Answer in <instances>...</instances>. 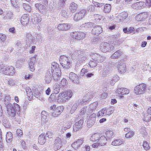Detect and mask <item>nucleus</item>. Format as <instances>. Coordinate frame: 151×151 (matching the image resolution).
Returning a JSON list of instances; mask_svg holds the SVG:
<instances>
[{
  "label": "nucleus",
  "instance_id": "44",
  "mask_svg": "<svg viewBox=\"0 0 151 151\" xmlns=\"http://www.w3.org/2000/svg\"><path fill=\"white\" fill-rule=\"evenodd\" d=\"M22 6L24 9L27 12H30L31 11V7L28 4L23 3L22 4Z\"/></svg>",
  "mask_w": 151,
  "mask_h": 151
},
{
  "label": "nucleus",
  "instance_id": "22",
  "mask_svg": "<svg viewBox=\"0 0 151 151\" xmlns=\"http://www.w3.org/2000/svg\"><path fill=\"white\" fill-rule=\"evenodd\" d=\"M145 4L143 1H139L134 3L132 5V7L134 9H141L144 7Z\"/></svg>",
  "mask_w": 151,
  "mask_h": 151
},
{
  "label": "nucleus",
  "instance_id": "23",
  "mask_svg": "<svg viewBox=\"0 0 151 151\" xmlns=\"http://www.w3.org/2000/svg\"><path fill=\"white\" fill-rule=\"evenodd\" d=\"M92 93L91 92H88L86 93L83 97V99L81 102V104H86V103L88 102L89 100L93 98V95L92 94Z\"/></svg>",
  "mask_w": 151,
  "mask_h": 151
},
{
  "label": "nucleus",
  "instance_id": "26",
  "mask_svg": "<svg viewBox=\"0 0 151 151\" xmlns=\"http://www.w3.org/2000/svg\"><path fill=\"white\" fill-rule=\"evenodd\" d=\"M21 22L23 25L27 24L29 22V18L27 14H24L21 19Z\"/></svg>",
  "mask_w": 151,
  "mask_h": 151
},
{
  "label": "nucleus",
  "instance_id": "60",
  "mask_svg": "<svg viewBox=\"0 0 151 151\" xmlns=\"http://www.w3.org/2000/svg\"><path fill=\"white\" fill-rule=\"evenodd\" d=\"M53 135V133L52 131H48L47 132L46 134V136L50 138H52Z\"/></svg>",
  "mask_w": 151,
  "mask_h": 151
},
{
  "label": "nucleus",
  "instance_id": "18",
  "mask_svg": "<svg viewBox=\"0 0 151 151\" xmlns=\"http://www.w3.org/2000/svg\"><path fill=\"white\" fill-rule=\"evenodd\" d=\"M13 14L10 11L6 12L3 14V19L6 21H9L13 19Z\"/></svg>",
  "mask_w": 151,
  "mask_h": 151
},
{
  "label": "nucleus",
  "instance_id": "30",
  "mask_svg": "<svg viewBox=\"0 0 151 151\" xmlns=\"http://www.w3.org/2000/svg\"><path fill=\"white\" fill-rule=\"evenodd\" d=\"M114 133L111 130H108L106 132V138L107 140L108 139L110 140L114 136Z\"/></svg>",
  "mask_w": 151,
  "mask_h": 151
},
{
  "label": "nucleus",
  "instance_id": "9",
  "mask_svg": "<svg viewBox=\"0 0 151 151\" xmlns=\"http://www.w3.org/2000/svg\"><path fill=\"white\" fill-rule=\"evenodd\" d=\"M87 11L84 9H81L79 12L76 13L74 17V20L78 21L82 19L86 14Z\"/></svg>",
  "mask_w": 151,
  "mask_h": 151
},
{
  "label": "nucleus",
  "instance_id": "47",
  "mask_svg": "<svg viewBox=\"0 0 151 151\" xmlns=\"http://www.w3.org/2000/svg\"><path fill=\"white\" fill-rule=\"evenodd\" d=\"M88 72V70L85 68H83L81 70L80 75L81 76H86Z\"/></svg>",
  "mask_w": 151,
  "mask_h": 151
},
{
  "label": "nucleus",
  "instance_id": "5",
  "mask_svg": "<svg viewBox=\"0 0 151 151\" xmlns=\"http://www.w3.org/2000/svg\"><path fill=\"white\" fill-rule=\"evenodd\" d=\"M60 62L64 68L68 69L70 68L71 60L69 57L65 55H61L60 58Z\"/></svg>",
  "mask_w": 151,
  "mask_h": 151
},
{
  "label": "nucleus",
  "instance_id": "59",
  "mask_svg": "<svg viewBox=\"0 0 151 151\" xmlns=\"http://www.w3.org/2000/svg\"><path fill=\"white\" fill-rule=\"evenodd\" d=\"M94 17L96 21H99L101 20V19L102 18V17L100 15L95 14L94 15Z\"/></svg>",
  "mask_w": 151,
  "mask_h": 151
},
{
  "label": "nucleus",
  "instance_id": "37",
  "mask_svg": "<svg viewBox=\"0 0 151 151\" xmlns=\"http://www.w3.org/2000/svg\"><path fill=\"white\" fill-rule=\"evenodd\" d=\"M122 54V52L121 51L118 50L113 54L111 56V58L112 59H117Z\"/></svg>",
  "mask_w": 151,
  "mask_h": 151
},
{
  "label": "nucleus",
  "instance_id": "39",
  "mask_svg": "<svg viewBox=\"0 0 151 151\" xmlns=\"http://www.w3.org/2000/svg\"><path fill=\"white\" fill-rule=\"evenodd\" d=\"M123 142L120 139H117L112 141L111 145L113 146H119L122 144Z\"/></svg>",
  "mask_w": 151,
  "mask_h": 151
},
{
  "label": "nucleus",
  "instance_id": "3",
  "mask_svg": "<svg viewBox=\"0 0 151 151\" xmlns=\"http://www.w3.org/2000/svg\"><path fill=\"white\" fill-rule=\"evenodd\" d=\"M72 96V93L70 90L60 93L57 98V101L59 103H65L66 101L69 99Z\"/></svg>",
  "mask_w": 151,
  "mask_h": 151
},
{
  "label": "nucleus",
  "instance_id": "1",
  "mask_svg": "<svg viewBox=\"0 0 151 151\" xmlns=\"http://www.w3.org/2000/svg\"><path fill=\"white\" fill-rule=\"evenodd\" d=\"M49 70H50L52 73V77L55 81H57L60 80L61 72L58 63L55 62H53L51 64V69Z\"/></svg>",
  "mask_w": 151,
  "mask_h": 151
},
{
  "label": "nucleus",
  "instance_id": "35",
  "mask_svg": "<svg viewBox=\"0 0 151 151\" xmlns=\"http://www.w3.org/2000/svg\"><path fill=\"white\" fill-rule=\"evenodd\" d=\"M45 135L44 134L40 135L39 137L38 142L41 145H43L46 142Z\"/></svg>",
  "mask_w": 151,
  "mask_h": 151
},
{
  "label": "nucleus",
  "instance_id": "41",
  "mask_svg": "<svg viewBox=\"0 0 151 151\" xmlns=\"http://www.w3.org/2000/svg\"><path fill=\"white\" fill-rule=\"evenodd\" d=\"M12 134L10 132H7L6 134V140L7 142L10 143L12 138Z\"/></svg>",
  "mask_w": 151,
  "mask_h": 151
},
{
  "label": "nucleus",
  "instance_id": "64",
  "mask_svg": "<svg viewBox=\"0 0 151 151\" xmlns=\"http://www.w3.org/2000/svg\"><path fill=\"white\" fill-rule=\"evenodd\" d=\"M87 9L90 12H93L95 10L94 6L92 5H90L87 7Z\"/></svg>",
  "mask_w": 151,
  "mask_h": 151
},
{
  "label": "nucleus",
  "instance_id": "31",
  "mask_svg": "<svg viewBox=\"0 0 151 151\" xmlns=\"http://www.w3.org/2000/svg\"><path fill=\"white\" fill-rule=\"evenodd\" d=\"M78 7V6L76 4L73 2L70 5L69 9L73 13L77 10Z\"/></svg>",
  "mask_w": 151,
  "mask_h": 151
},
{
  "label": "nucleus",
  "instance_id": "52",
  "mask_svg": "<svg viewBox=\"0 0 151 151\" xmlns=\"http://www.w3.org/2000/svg\"><path fill=\"white\" fill-rule=\"evenodd\" d=\"M143 146L144 149L146 150H148L150 149V147L149 144L146 141H144V142Z\"/></svg>",
  "mask_w": 151,
  "mask_h": 151
},
{
  "label": "nucleus",
  "instance_id": "58",
  "mask_svg": "<svg viewBox=\"0 0 151 151\" xmlns=\"http://www.w3.org/2000/svg\"><path fill=\"white\" fill-rule=\"evenodd\" d=\"M67 80L65 78H63L61 80L60 83L61 86H64L65 87V86L67 85Z\"/></svg>",
  "mask_w": 151,
  "mask_h": 151
},
{
  "label": "nucleus",
  "instance_id": "61",
  "mask_svg": "<svg viewBox=\"0 0 151 151\" xmlns=\"http://www.w3.org/2000/svg\"><path fill=\"white\" fill-rule=\"evenodd\" d=\"M129 93V90L125 88H124L123 89L122 91V95H124L128 94Z\"/></svg>",
  "mask_w": 151,
  "mask_h": 151
},
{
  "label": "nucleus",
  "instance_id": "7",
  "mask_svg": "<svg viewBox=\"0 0 151 151\" xmlns=\"http://www.w3.org/2000/svg\"><path fill=\"white\" fill-rule=\"evenodd\" d=\"M147 87V85L145 83L139 84L134 87V93L137 95L143 94L146 91Z\"/></svg>",
  "mask_w": 151,
  "mask_h": 151
},
{
  "label": "nucleus",
  "instance_id": "53",
  "mask_svg": "<svg viewBox=\"0 0 151 151\" xmlns=\"http://www.w3.org/2000/svg\"><path fill=\"white\" fill-rule=\"evenodd\" d=\"M10 96L9 95H6L4 99V104H11L10 103Z\"/></svg>",
  "mask_w": 151,
  "mask_h": 151
},
{
  "label": "nucleus",
  "instance_id": "21",
  "mask_svg": "<svg viewBox=\"0 0 151 151\" xmlns=\"http://www.w3.org/2000/svg\"><path fill=\"white\" fill-rule=\"evenodd\" d=\"M128 16V14L127 12H123L119 14L116 17V19L118 21L121 22L125 19Z\"/></svg>",
  "mask_w": 151,
  "mask_h": 151
},
{
  "label": "nucleus",
  "instance_id": "48",
  "mask_svg": "<svg viewBox=\"0 0 151 151\" xmlns=\"http://www.w3.org/2000/svg\"><path fill=\"white\" fill-rule=\"evenodd\" d=\"M42 20V18L41 17L32 18V22L35 24H36L39 22H40Z\"/></svg>",
  "mask_w": 151,
  "mask_h": 151
},
{
  "label": "nucleus",
  "instance_id": "62",
  "mask_svg": "<svg viewBox=\"0 0 151 151\" xmlns=\"http://www.w3.org/2000/svg\"><path fill=\"white\" fill-rule=\"evenodd\" d=\"M87 59V56H82L80 57L78 61L80 63H81L83 62V61H85Z\"/></svg>",
  "mask_w": 151,
  "mask_h": 151
},
{
  "label": "nucleus",
  "instance_id": "54",
  "mask_svg": "<svg viewBox=\"0 0 151 151\" xmlns=\"http://www.w3.org/2000/svg\"><path fill=\"white\" fill-rule=\"evenodd\" d=\"M55 98L54 95H51L49 98H48V100L50 103H52L55 101Z\"/></svg>",
  "mask_w": 151,
  "mask_h": 151
},
{
  "label": "nucleus",
  "instance_id": "46",
  "mask_svg": "<svg viewBox=\"0 0 151 151\" xmlns=\"http://www.w3.org/2000/svg\"><path fill=\"white\" fill-rule=\"evenodd\" d=\"M38 10L41 12V13L44 14L46 12L45 10V7L42 4H41Z\"/></svg>",
  "mask_w": 151,
  "mask_h": 151
},
{
  "label": "nucleus",
  "instance_id": "27",
  "mask_svg": "<svg viewBox=\"0 0 151 151\" xmlns=\"http://www.w3.org/2000/svg\"><path fill=\"white\" fill-rule=\"evenodd\" d=\"M147 17V13L143 12L137 15L135 17L136 20L137 21H140L144 20Z\"/></svg>",
  "mask_w": 151,
  "mask_h": 151
},
{
  "label": "nucleus",
  "instance_id": "29",
  "mask_svg": "<svg viewBox=\"0 0 151 151\" xmlns=\"http://www.w3.org/2000/svg\"><path fill=\"white\" fill-rule=\"evenodd\" d=\"M59 6L58 5L56 1L54 0L52 3L50 5L49 9L51 11H54L59 9Z\"/></svg>",
  "mask_w": 151,
  "mask_h": 151
},
{
  "label": "nucleus",
  "instance_id": "63",
  "mask_svg": "<svg viewBox=\"0 0 151 151\" xmlns=\"http://www.w3.org/2000/svg\"><path fill=\"white\" fill-rule=\"evenodd\" d=\"M58 5L59 6V9L61 8V7H63L64 6L65 3L63 1L60 0L58 3H57Z\"/></svg>",
  "mask_w": 151,
  "mask_h": 151
},
{
  "label": "nucleus",
  "instance_id": "33",
  "mask_svg": "<svg viewBox=\"0 0 151 151\" xmlns=\"http://www.w3.org/2000/svg\"><path fill=\"white\" fill-rule=\"evenodd\" d=\"M105 47V48H104V52H106L109 51L110 50H112L114 48V46L113 45L109 44L106 42H104V47Z\"/></svg>",
  "mask_w": 151,
  "mask_h": 151
},
{
  "label": "nucleus",
  "instance_id": "36",
  "mask_svg": "<svg viewBox=\"0 0 151 151\" xmlns=\"http://www.w3.org/2000/svg\"><path fill=\"white\" fill-rule=\"evenodd\" d=\"M151 120V114L146 112L144 114L143 120L146 122L150 121Z\"/></svg>",
  "mask_w": 151,
  "mask_h": 151
},
{
  "label": "nucleus",
  "instance_id": "8",
  "mask_svg": "<svg viewBox=\"0 0 151 151\" xmlns=\"http://www.w3.org/2000/svg\"><path fill=\"white\" fill-rule=\"evenodd\" d=\"M114 66L117 68L118 72L121 73H124L126 71V65L123 60L116 62Z\"/></svg>",
  "mask_w": 151,
  "mask_h": 151
},
{
  "label": "nucleus",
  "instance_id": "24",
  "mask_svg": "<svg viewBox=\"0 0 151 151\" xmlns=\"http://www.w3.org/2000/svg\"><path fill=\"white\" fill-rule=\"evenodd\" d=\"M102 31V28L101 26L96 25L93 28L91 32L92 34L94 35H98Z\"/></svg>",
  "mask_w": 151,
  "mask_h": 151
},
{
  "label": "nucleus",
  "instance_id": "6",
  "mask_svg": "<svg viewBox=\"0 0 151 151\" xmlns=\"http://www.w3.org/2000/svg\"><path fill=\"white\" fill-rule=\"evenodd\" d=\"M90 140L93 142H99V145L102 146L104 144V137L100 133H95L90 138Z\"/></svg>",
  "mask_w": 151,
  "mask_h": 151
},
{
  "label": "nucleus",
  "instance_id": "43",
  "mask_svg": "<svg viewBox=\"0 0 151 151\" xmlns=\"http://www.w3.org/2000/svg\"><path fill=\"white\" fill-rule=\"evenodd\" d=\"M140 132L143 137L146 136L147 134V132L146 128L145 127H142L140 129Z\"/></svg>",
  "mask_w": 151,
  "mask_h": 151
},
{
  "label": "nucleus",
  "instance_id": "34",
  "mask_svg": "<svg viewBox=\"0 0 151 151\" xmlns=\"http://www.w3.org/2000/svg\"><path fill=\"white\" fill-rule=\"evenodd\" d=\"M25 37L26 39H27L30 43L34 42H35V40L34 37H33L32 35L29 33L26 34Z\"/></svg>",
  "mask_w": 151,
  "mask_h": 151
},
{
  "label": "nucleus",
  "instance_id": "13",
  "mask_svg": "<svg viewBox=\"0 0 151 151\" xmlns=\"http://www.w3.org/2000/svg\"><path fill=\"white\" fill-rule=\"evenodd\" d=\"M90 55L91 58L94 61H96L98 63H101L103 62L104 60L103 57L101 56L97 53H92Z\"/></svg>",
  "mask_w": 151,
  "mask_h": 151
},
{
  "label": "nucleus",
  "instance_id": "10",
  "mask_svg": "<svg viewBox=\"0 0 151 151\" xmlns=\"http://www.w3.org/2000/svg\"><path fill=\"white\" fill-rule=\"evenodd\" d=\"M70 36L73 39L78 40L84 38L85 34L83 32H71Z\"/></svg>",
  "mask_w": 151,
  "mask_h": 151
},
{
  "label": "nucleus",
  "instance_id": "28",
  "mask_svg": "<svg viewBox=\"0 0 151 151\" xmlns=\"http://www.w3.org/2000/svg\"><path fill=\"white\" fill-rule=\"evenodd\" d=\"M52 76V75L50 71L48 70L46 74L45 79L47 83H48L51 82Z\"/></svg>",
  "mask_w": 151,
  "mask_h": 151
},
{
  "label": "nucleus",
  "instance_id": "16",
  "mask_svg": "<svg viewBox=\"0 0 151 151\" xmlns=\"http://www.w3.org/2000/svg\"><path fill=\"white\" fill-rule=\"evenodd\" d=\"M96 114L93 113L90 116L87 121V125L88 127L90 128L93 125L96 120Z\"/></svg>",
  "mask_w": 151,
  "mask_h": 151
},
{
  "label": "nucleus",
  "instance_id": "56",
  "mask_svg": "<svg viewBox=\"0 0 151 151\" xmlns=\"http://www.w3.org/2000/svg\"><path fill=\"white\" fill-rule=\"evenodd\" d=\"M12 119L13 122H15L16 123L17 122L18 124H19L20 123V119L18 116H16L15 118L14 117L12 118Z\"/></svg>",
  "mask_w": 151,
  "mask_h": 151
},
{
  "label": "nucleus",
  "instance_id": "17",
  "mask_svg": "<svg viewBox=\"0 0 151 151\" xmlns=\"http://www.w3.org/2000/svg\"><path fill=\"white\" fill-rule=\"evenodd\" d=\"M71 25L68 23L60 24L58 25L57 28L61 31H66L69 30L71 27Z\"/></svg>",
  "mask_w": 151,
  "mask_h": 151
},
{
  "label": "nucleus",
  "instance_id": "57",
  "mask_svg": "<svg viewBox=\"0 0 151 151\" xmlns=\"http://www.w3.org/2000/svg\"><path fill=\"white\" fill-rule=\"evenodd\" d=\"M6 39V35L4 34H0V39L2 42H4Z\"/></svg>",
  "mask_w": 151,
  "mask_h": 151
},
{
  "label": "nucleus",
  "instance_id": "49",
  "mask_svg": "<svg viewBox=\"0 0 151 151\" xmlns=\"http://www.w3.org/2000/svg\"><path fill=\"white\" fill-rule=\"evenodd\" d=\"M26 91L27 95L29 97L32 95V93L31 88L29 87H27L26 88Z\"/></svg>",
  "mask_w": 151,
  "mask_h": 151
},
{
  "label": "nucleus",
  "instance_id": "32",
  "mask_svg": "<svg viewBox=\"0 0 151 151\" xmlns=\"http://www.w3.org/2000/svg\"><path fill=\"white\" fill-rule=\"evenodd\" d=\"M35 63V59L34 58H31L30 59V61L29 63V65L30 69V71L33 72L34 71L35 68H34V64Z\"/></svg>",
  "mask_w": 151,
  "mask_h": 151
},
{
  "label": "nucleus",
  "instance_id": "11",
  "mask_svg": "<svg viewBox=\"0 0 151 151\" xmlns=\"http://www.w3.org/2000/svg\"><path fill=\"white\" fill-rule=\"evenodd\" d=\"M63 143L61 139L59 137L57 138L54 141L53 148L55 150H59L63 146Z\"/></svg>",
  "mask_w": 151,
  "mask_h": 151
},
{
  "label": "nucleus",
  "instance_id": "20",
  "mask_svg": "<svg viewBox=\"0 0 151 151\" xmlns=\"http://www.w3.org/2000/svg\"><path fill=\"white\" fill-rule=\"evenodd\" d=\"M50 109L52 110H54L55 111L58 113L60 114L63 111L64 108L62 106H57L56 105L53 104L52 106L50 107Z\"/></svg>",
  "mask_w": 151,
  "mask_h": 151
},
{
  "label": "nucleus",
  "instance_id": "40",
  "mask_svg": "<svg viewBox=\"0 0 151 151\" xmlns=\"http://www.w3.org/2000/svg\"><path fill=\"white\" fill-rule=\"evenodd\" d=\"M12 6L17 10L19 8V3L17 0H10Z\"/></svg>",
  "mask_w": 151,
  "mask_h": 151
},
{
  "label": "nucleus",
  "instance_id": "2",
  "mask_svg": "<svg viewBox=\"0 0 151 151\" xmlns=\"http://www.w3.org/2000/svg\"><path fill=\"white\" fill-rule=\"evenodd\" d=\"M5 104L7 109V113L10 118H12L16 116V111H19L20 110V106L19 104Z\"/></svg>",
  "mask_w": 151,
  "mask_h": 151
},
{
  "label": "nucleus",
  "instance_id": "42",
  "mask_svg": "<svg viewBox=\"0 0 151 151\" xmlns=\"http://www.w3.org/2000/svg\"><path fill=\"white\" fill-rule=\"evenodd\" d=\"M114 111V107L112 106H110L106 110V115H110Z\"/></svg>",
  "mask_w": 151,
  "mask_h": 151
},
{
  "label": "nucleus",
  "instance_id": "38",
  "mask_svg": "<svg viewBox=\"0 0 151 151\" xmlns=\"http://www.w3.org/2000/svg\"><path fill=\"white\" fill-rule=\"evenodd\" d=\"M42 93L40 92L37 90H35V91L34 96L35 97L39 98L40 100L43 99V98L42 96Z\"/></svg>",
  "mask_w": 151,
  "mask_h": 151
},
{
  "label": "nucleus",
  "instance_id": "25",
  "mask_svg": "<svg viewBox=\"0 0 151 151\" xmlns=\"http://www.w3.org/2000/svg\"><path fill=\"white\" fill-rule=\"evenodd\" d=\"M84 140L83 139H78L74 142L71 145L72 147L75 149L77 150L80 147L83 143Z\"/></svg>",
  "mask_w": 151,
  "mask_h": 151
},
{
  "label": "nucleus",
  "instance_id": "15",
  "mask_svg": "<svg viewBox=\"0 0 151 151\" xmlns=\"http://www.w3.org/2000/svg\"><path fill=\"white\" fill-rule=\"evenodd\" d=\"M48 114L46 111H42L41 113V124L45 125L48 122Z\"/></svg>",
  "mask_w": 151,
  "mask_h": 151
},
{
  "label": "nucleus",
  "instance_id": "50",
  "mask_svg": "<svg viewBox=\"0 0 151 151\" xmlns=\"http://www.w3.org/2000/svg\"><path fill=\"white\" fill-rule=\"evenodd\" d=\"M94 61L93 60H91L89 62V65L91 68H93L95 67L97 65V62L96 61L94 62Z\"/></svg>",
  "mask_w": 151,
  "mask_h": 151
},
{
  "label": "nucleus",
  "instance_id": "4",
  "mask_svg": "<svg viewBox=\"0 0 151 151\" xmlns=\"http://www.w3.org/2000/svg\"><path fill=\"white\" fill-rule=\"evenodd\" d=\"M15 73V69L12 66H4L0 65V75L13 76Z\"/></svg>",
  "mask_w": 151,
  "mask_h": 151
},
{
  "label": "nucleus",
  "instance_id": "19",
  "mask_svg": "<svg viewBox=\"0 0 151 151\" xmlns=\"http://www.w3.org/2000/svg\"><path fill=\"white\" fill-rule=\"evenodd\" d=\"M83 121L82 119H80L78 122H76L73 126V130L75 132L79 130L83 127Z\"/></svg>",
  "mask_w": 151,
  "mask_h": 151
},
{
  "label": "nucleus",
  "instance_id": "51",
  "mask_svg": "<svg viewBox=\"0 0 151 151\" xmlns=\"http://www.w3.org/2000/svg\"><path fill=\"white\" fill-rule=\"evenodd\" d=\"M134 134V132L131 131H130L127 132L125 135V137L126 138H129L132 137Z\"/></svg>",
  "mask_w": 151,
  "mask_h": 151
},
{
  "label": "nucleus",
  "instance_id": "55",
  "mask_svg": "<svg viewBox=\"0 0 151 151\" xmlns=\"http://www.w3.org/2000/svg\"><path fill=\"white\" fill-rule=\"evenodd\" d=\"M60 14L62 17L65 18L67 17L68 16L66 11L65 10H62L61 11Z\"/></svg>",
  "mask_w": 151,
  "mask_h": 151
},
{
  "label": "nucleus",
  "instance_id": "14",
  "mask_svg": "<svg viewBox=\"0 0 151 151\" xmlns=\"http://www.w3.org/2000/svg\"><path fill=\"white\" fill-rule=\"evenodd\" d=\"M69 78L73 83L76 84L79 83V81L78 76L73 72H71L70 73Z\"/></svg>",
  "mask_w": 151,
  "mask_h": 151
},
{
  "label": "nucleus",
  "instance_id": "45",
  "mask_svg": "<svg viewBox=\"0 0 151 151\" xmlns=\"http://www.w3.org/2000/svg\"><path fill=\"white\" fill-rule=\"evenodd\" d=\"M111 10V5L110 4H106L104 5V12L109 13Z\"/></svg>",
  "mask_w": 151,
  "mask_h": 151
},
{
  "label": "nucleus",
  "instance_id": "12",
  "mask_svg": "<svg viewBox=\"0 0 151 151\" xmlns=\"http://www.w3.org/2000/svg\"><path fill=\"white\" fill-rule=\"evenodd\" d=\"M84 53L81 50H76L73 51L71 55V58L73 60H76L82 56Z\"/></svg>",
  "mask_w": 151,
  "mask_h": 151
}]
</instances>
